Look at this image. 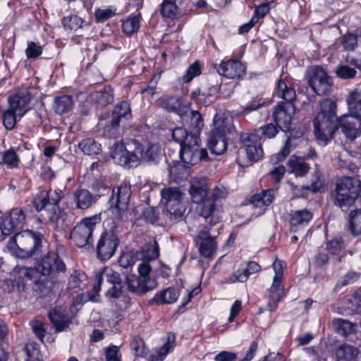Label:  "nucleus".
I'll return each instance as SVG.
<instances>
[{"label":"nucleus","instance_id":"nucleus-27","mask_svg":"<svg viewBox=\"0 0 361 361\" xmlns=\"http://www.w3.org/2000/svg\"><path fill=\"white\" fill-rule=\"evenodd\" d=\"M73 197L76 203V207L80 209L90 208L98 200V195H92L89 190L85 189L75 191Z\"/></svg>","mask_w":361,"mask_h":361},{"label":"nucleus","instance_id":"nucleus-41","mask_svg":"<svg viewBox=\"0 0 361 361\" xmlns=\"http://www.w3.org/2000/svg\"><path fill=\"white\" fill-rule=\"evenodd\" d=\"M179 297V291L174 288H168L156 294L152 300L159 304H171L175 302Z\"/></svg>","mask_w":361,"mask_h":361},{"label":"nucleus","instance_id":"nucleus-11","mask_svg":"<svg viewBox=\"0 0 361 361\" xmlns=\"http://www.w3.org/2000/svg\"><path fill=\"white\" fill-rule=\"evenodd\" d=\"M283 267L284 262L281 260H276L273 263V269L275 275L271 288L269 290V301L267 307L269 311L273 312L278 307V302L284 297V288L281 284L283 278Z\"/></svg>","mask_w":361,"mask_h":361},{"label":"nucleus","instance_id":"nucleus-38","mask_svg":"<svg viewBox=\"0 0 361 361\" xmlns=\"http://www.w3.org/2000/svg\"><path fill=\"white\" fill-rule=\"evenodd\" d=\"M49 318L58 332L62 331L68 327L70 323L68 318L56 308L50 310Z\"/></svg>","mask_w":361,"mask_h":361},{"label":"nucleus","instance_id":"nucleus-31","mask_svg":"<svg viewBox=\"0 0 361 361\" xmlns=\"http://www.w3.org/2000/svg\"><path fill=\"white\" fill-rule=\"evenodd\" d=\"M87 276L80 270L74 271L70 276L67 289L71 293H78L86 286Z\"/></svg>","mask_w":361,"mask_h":361},{"label":"nucleus","instance_id":"nucleus-39","mask_svg":"<svg viewBox=\"0 0 361 361\" xmlns=\"http://www.w3.org/2000/svg\"><path fill=\"white\" fill-rule=\"evenodd\" d=\"M186 0H163L160 12L166 18H173L178 13V6H183Z\"/></svg>","mask_w":361,"mask_h":361},{"label":"nucleus","instance_id":"nucleus-62","mask_svg":"<svg viewBox=\"0 0 361 361\" xmlns=\"http://www.w3.org/2000/svg\"><path fill=\"white\" fill-rule=\"evenodd\" d=\"M42 52V47L34 42H29L25 50L27 59H37Z\"/></svg>","mask_w":361,"mask_h":361},{"label":"nucleus","instance_id":"nucleus-53","mask_svg":"<svg viewBox=\"0 0 361 361\" xmlns=\"http://www.w3.org/2000/svg\"><path fill=\"white\" fill-rule=\"evenodd\" d=\"M122 27L125 33L131 35L139 29L140 19L137 16L130 17L123 22Z\"/></svg>","mask_w":361,"mask_h":361},{"label":"nucleus","instance_id":"nucleus-48","mask_svg":"<svg viewBox=\"0 0 361 361\" xmlns=\"http://www.w3.org/2000/svg\"><path fill=\"white\" fill-rule=\"evenodd\" d=\"M350 229L353 235H361V209L350 212Z\"/></svg>","mask_w":361,"mask_h":361},{"label":"nucleus","instance_id":"nucleus-47","mask_svg":"<svg viewBox=\"0 0 361 361\" xmlns=\"http://www.w3.org/2000/svg\"><path fill=\"white\" fill-rule=\"evenodd\" d=\"M22 117L17 115L16 112L8 108L4 111L2 115L3 125L7 130H12Z\"/></svg>","mask_w":361,"mask_h":361},{"label":"nucleus","instance_id":"nucleus-36","mask_svg":"<svg viewBox=\"0 0 361 361\" xmlns=\"http://www.w3.org/2000/svg\"><path fill=\"white\" fill-rule=\"evenodd\" d=\"M56 282L53 279H38L34 285V290L39 297L50 295L54 290Z\"/></svg>","mask_w":361,"mask_h":361},{"label":"nucleus","instance_id":"nucleus-7","mask_svg":"<svg viewBox=\"0 0 361 361\" xmlns=\"http://www.w3.org/2000/svg\"><path fill=\"white\" fill-rule=\"evenodd\" d=\"M162 214L170 223L179 220L185 212L183 193L175 187L164 188L161 190Z\"/></svg>","mask_w":361,"mask_h":361},{"label":"nucleus","instance_id":"nucleus-30","mask_svg":"<svg viewBox=\"0 0 361 361\" xmlns=\"http://www.w3.org/2000/svg\"><path fill=\"white\" fill-rule=\"evenodd\" d=\"M176 335L169 332L164 344L157 352L156 355H150V361H163L167 354L175 347Z\"/></svg>","mask_w":361,"mask_h":361},{"label":"nucleus","instance_id":"nucleus-13","mask_svg":"<svg viewBox=\"0 0 361 361\" xmlns=\"http://www.w3.org/2000/svg\"><path fill=\"white\" fill-rule=\"evenodd\" d=\"M131 197V186L123 183L111 191L109 200V209L112 213L118 214L119 218L128 210Z\"/></svg>","mask_w":361,"mask_h":361},{"label":"nucleus","instance_id":"nucleus-60","mask_svg":"<svg viewBox=\"0 0 361 361\" xmlns=\"http://www.w3.org/2000/svg\"><path fill=\"white\" fill-rule=\"evenodd\" d=\"M191 127L198 131L203 126V120L201 114L197 111H190L188 116Z\"/></svg>","mask_w":361,"mask_h":361},{"label":"nucleus","instance_id":"nucleus-32","mask_svg":"<svg viewBox=\"0 0 361 361\" xmlns=\"http://www.w3.org/2000/svg\"><path fill=\"white\" fill-rule=\"evenodd\" d=\"M276 191L274 189L262 190L261 192L253 195L250 203L255 207H262L269 205L274 200Z\"/></svg>","mask_w":361,"mask_h":361},{"label":"nucleus","instance_id":"nucleus-25","mask_svg":"<svg viewBox=\"0 0 361 361\" xmlns=\"http://www.w3.org/2000/svg\"><path fill=\"white\" fill-rule=\"evenodd\" d=\"M111 285L121 281L120 274L107 267L95 273L94 283L93 284V290L97 295L101 290V284L104 279Z\"/></svg>","mask_w":361,"mask_h":361},{"label":"nucleus","instance_id":"nucleus-18","mask_svg":"<svg viewBox=\"0 0 361 361\" xmlns=\"http://www.w3.org/2000/svg\"><path fill=\"white\" fill-rule=\"evenodd\" d=\"M200 255L205 258H212L217 250V243L214 237L210 235L209 229L204 226L195 239Z\"/></svg>","mask_w":361,"mask_h":361},{"label":"nucleus","instance_id":"nucleus-34","mask_svg":"<svg viewBox=\"0 0 361 361\" xmlns=\"http://www.w3.org/2000/svg\"><path fill=\"white\" fill-rule=\"evenodd\" d=\"M358 353L357 348L346 343L341 345L336 351L337 361H356Z\"/></svg>","mask_w":361,"mask_h":361},{"label":"nucleus","instance_id":"nucleus-8","mask_svg":"<svg viewBox=\"0 0 361 361\" xmlns=\"http://www.w3.org/2000/svg\"><path fill=\"white\" fill-rule=\"evenodd\" d=\"M131 118L130 104L126 101L117 104L113 109L111 120L104 127V135L109 138L118 137L123 129L129 126Z\"/></svg>","mask_w":361,"mask_h":361},{"label":"nucleus","instance_id":"nucleus-17","mask_svg":"<svg viewBox=\"0 0 361 361\" xmlns=\"http://www.w3.org/2000/svg\"><path fill=\"white\" fill-rule=\"evenodd\" d=\"M118 238L113 231L102 233L97 245V257L102 261L110 259L118 245Z\"/></svg>","mask_w":361,"mask_h":361},{"label":"nucleus","instance_id":"nucleus-44","mask_svg":"<svg viewBox=\"0 0 361 361\" xmlns=\"http://www.w3.org/2000/svg\"><path fill=\"white\" fill-rule=\"evenodd\" d=\"M91 188L98 192V194L96 195H98V199L101 196L105 195L106 193L109 192L111 190L109 183L107 181L106 178L103 176L94 178L91 183Z\"/></svg>","mask_w":361,"mask_h":361},{"label":"nucleus","instance_id":"nucleus-50","mask_svg":"<svg viewBox=\"0 0 361 361\" xmlns=\"http://www.w3.org/2000/svg\"><path fill=\"white\" fill-rule=\"evenodd\" d=\"M279 129V127L276 124L267 123L263 126H261L259 128L258 132L261 133L260 137H262V140L271 139L276 135Z\"/></svg>","mask_w":361,"mask_h":361},{"label":"nucleus","instance_id":"nucleus-22","mask_svg":"<svg viewBox=\"0 0 361 361\" xmlns=\"http://www.w3.org/2000/svg\"><path fill=\"white\" fill-rule=\"evenodd\" d=\"M31 95L27 90L18 91L8 97V109L23 116L30 109Z\"/></svg>","mask_w":361,"mask_h":361},{"label":"nucleus","instance_id":"nucleus-26","mask_svg":"<svg viewBox=\"0 0 361 361\" xmlns=\"http://www.w3.org/2000/svg\"><path fill=\"white\" fill-rule=\"evenodd\" d=\"M208 186L204 179H194L190 182L189 193L194 203L200 204L207 198Z\"/></svg>","mask_w":361,"mask_h":361},{"label":"nucleus","instance_id":"nucleus-12","mask_svg":"<svg viewBox=\"0 0 361 361\" xmlns=\"http://www.w3.org/2000/svg\"><path fill=\"white\" fill-rule=\"evenodd\" d=\"M306 77L308 85L318 95L327 94L333 84L331 77L320 66L310 68Z\"/></svg>","mask_w":361,"mask_h":361},{"label":"nucleus","instance_id":"nucleus-6","mask_svg":"<svg viewBox=\"0 0 361 361\" xmlns=\"http://www.w3.org/2000/svg\"><path fill=\"white\" fill-rule=\"evenodd\" d=\"M361 188L360 180L353 177H343L337 180L332 193L334 204L343 211H347L357 199Z\"/></svg>","mask_w":361,"mask_h":361},{"label":"nucleus","instance_id":"nucleus-51","mask_svg":"<svg viewBox=\"0 0 361 361\" xmlns=\"http://www.w3.org/2000/svg\"><path fill=\"white\" fill-rule=\"evenodd\" d=\"M26 361H43L42 356L39 353L37 345L35 343H30L25 345Z\"/></svg>","mask_w":361,"mask_h":361},{"label":"nucleus","instance_id":"nucleus-2","mask_svg":"<svg viewBox=\"0 0 361 361\" xmlns=\"http://www.w3.org/2000/svg\"><path fill=\"white\" fill-rule=\"evenodd\" d=\"M161 156V147L158 144L142 146L136 140H130L126 144L116 142L111 154L114 162L126 168L137 166L141 161L157 163Z\"/></svg>","mask_w":361,"mask_h":361},{"label":"nucleus","instance_id":"nucleus-49","mask_svg":"<svg viewBox=\"0 0 361 361\" xmlns=\"http://www.w3.org/2000/svg\"><path fill=\"white\" fill-rule=\"evenodd\" d=\"M130 348L136 356L144 357L148 352L144 341L139 336L133 337L130 343Z\"/></svg>","mask_w":361,"mask_h":361},{"label":"nucleus","instance_id":"nucleus-56","mask_svg":"<svg viewBox=\"0 0 361 361\" xmlns=\"http://www.w3.org/2000/svg\"><path fill=\"white\" fill-rule=\"evenodd\" d=\"M336 73L341 79L348 80L355 77L357 71L346 65H341L337 67Z\"/></svg>","mask_w":361,"mask_h":361},{"label":"nucleus","instance_id":"nucleus-20","mask_svg":"<svg viewBox=\"0 0 361 361\" xmlns=\"http://www.w3.org/2000/svg\"><path fill=\"white\" fill-rule=\"evenodd\" d=\"M196 210L210 225H215L221 221V207L210 197L198 204Z\"/></svg>","mask_w":361,"mask_h":361},{"label":"nucleus","instance_id":"nucleus-3","mask_svg":"<svg viewBox=\"0 0 361 361\" xmlns=\"http://www.w3.org/2000/svg\"><path fill=\"white\" fill-rule=\"evenodd\" d=\"M318 110L313 121L314 134L317 140L326 144L338 129L336 103L331 99H324L320 101Z\"/></svg>","mask_w":361,"mask_h":361},{"label":"nucleus","instance_id":"nucleus-46","mask_svg":"<svg viewBox=\"0 0 361 361\" xmlns=\"http://www.w3.org/2000/svg\"><path fill=\"white\" fill-rule=\"evenodd\" d=\"M63 214L58 205H53L44 210L45 220L56 225L63 219Z\"/></svg>","mask_w":361,"mask_h":361},{"label":"nucleus","instance_id":"nucleus-52","mask_svg":"<svg viewBox=\"0 0 361 361\" xmlns=\"http://www.w3.org/2000/svg\"><path fill=\"white\" fill-rule=\"evenodd\" d=\"M159 256V247L156 240H154L152 244L147 245V247L142 250V257L145 261L149 262L156 259Z\"/></svg>","mask_w":361,"mask_h":361},{"label":"nucleus","instance_id":"nucleus-45","mask_svg":"<svg viewBox=\"0 0 361 361\" xmlns=\"http://www.w3.org/2000/svg\"><path fill=\"white\" fill-rule=\"evenodd\" d=\"M2 164H5L10 169L16 168L20 163V159L13 148L5 150L2 153Z\"/></svg>","mask_w":361,"mask_h":361},{"label":"nucleus","instance_id":"nucleus-21","mask_svg":"<svg viewBox=\"0 0 361 361\" xmlns=\"http://www.w3.org/2000/svg\"><path fill=\"white\" fill-rule=\"evenodd\" d=\"M240 140L243 144L247 158L250 161H257L262 157V137L255 133L242 135Z\"/></svg>","mask_w":361,"mask_h":361},{"label":"nucleus","instance_id":"nucleus-61","mask_svg":"<svg viewBox=\"0 0 361 361\" xmlns=\"http://www.w3.org/2000/svg\"><path fill=\"white\" fill-rule=\"evenodd\" d=\"M95 18L98 22H104L116 15V9L113 8H98L94 13Z\"/></svg>","mask_w":361,"mask_h":361},{"label":"nucleus","instance_id":"nucleus-10","mask_svg":"<svg viewBox=\"0 0 361 361\" xmlns=\"http://www.w3.org/2000/svg\"><path fill=\"white\" fill-rule=\"evenodd\" d=\"M100 221L99 216H92L83 219L73 228L71 238L76 246L83 247L92 242V232Z\"/></svg>","mask_w":361,"mask_h":361},{"label":"nucleus","instance_id":"nucleus-23","mask_svg":"<svg viewBox=\"0 0 361 361\" xmlns=\"http://www.w3.org/2000/svg\"><path fill=\"white\" fill-rule=\"evenodd\" d=\"M216 69L219 75L231 79L240 78L245 71L240 61L233 59L222 61Z\"/></svg>","mask_w":361,"mask_h":361},{"label":"nucleus","instance_id":"nucleus-58","mask_svg":"<svg viewBox=\"0 0 361 361\" xmlns=\"http://www.w3.org/2000/svg\"><path fill=\"white\" fill-rule=\"evenodd\" d=\"M343 247V241L341 237H335L326 243V250L332 255H338Z\"/></svg>","mask_w":361,"mask_h":361},{"label":"nucleus","instance_id":"nucleus-16","mask_svg":"<svg viewBox=\"0 0 361 361\" xmlns=\"http://www.w3.org/2000/svg\"><path fill=\"white\" fill-rule=\"evenodd\" d=\"M338 128H341L343 134L350 140H355L361 135V115L348 114L337 118Z\"/></svg>","mask_w":361,"mask_h":361},{"label":"nucleus","instance_id":"nucleus-33","mask_svg":"<svg viewBox=\"0 0 361 361\" xmlns=\"http://www.w3.org/2000/svg\"><path fill=\"white\" fill-rule=\"evenodd\" d=\"M91 99L101 107L106 106L114 101L113 90L110 87L92 92L90 94Z\"/></svg>","mask_w":361,"mask_h":361},{"label":"nucleus","instance_id":"nucleus-40","mask_svg":"<svg viewBox=\"0 0 361 361\" xmlns=\"http://www.w3.org/2000/svg\"><path fill=\"white\" fill-rule=\"evenodd\" d=\"M73 106V97L63 94L54 99V109L57 114H63L71 110Z\"/></svg>","mask_w":361,"mask_h":361},{"label":"nucleus","instance_id":"nucleus-63","mask_svg":"<svg viewBox=\"0 0 361 361\" xmlns=\"http://www.w3.org/2000/svg\"><path fill=\"white\" fill-rule=\"evenodd\" d=\"M341 43L345 49L353 51L355 49L357 43V36L353 34H345L343 36Z\"/></svg>","mask_w":361,"mask_h":361},{"label":"nucleus","instance_id":"nucleus-29","mask_svg":"<svg viewBox=\"0 0 361 361\" xmlns=\"http://www.w3.org/2000/svg\"><path fill=\"white\" fill-rule=\"evenodd\" d=\"M309 164L303 157L292 155L288 161V171L296 176H304L309 171Z\"/></svg>","mask_w":361,"mask_h":361},{"label":"nucleus","instance_id":"nucleus-42","mask_svg":"<svg viewBox=\"0 0 361 361\" xmlns=\"http://www.w3.org/2000/svg\"><path fill=\"white\" fill-rule=\"evenodd\" d=\"M335 331L344 336L354 334L356 332L357 325L348 320L337 318L332 322Z\"/></svg>","mask_w":361,"mask_h":361},{"label":"nucleus","instance_id":"nucleus-1","mask_svg":"<svg viewBox=\"0 0 361 361\" xmlns=\"http://www.w3.org/2000/svg\"><path fill=\"white\" fill-rule=\"evenodd\" d=\"M171 135L173 140L180 145V157L183 162H175L169 166L170 178L178 183L187 178L190 165L196 164L200 161H207L209 158L207 149L200 147V139L195 134L188 133L183 128H176Z\"/></svg>","mask_w":361,"mask_h":361},{"label":"nucleus","instance_id":"nucleus-59","mask_svg":"<svg viewBox=\"0 0 361 361\" xmlns=\"http://www.w3.org/2000/svg\"><path fill=\"white\" fill-rule=\"evenodd\" d=\"M200 74V66L197 61L191 64L188 68L185 74L183 76L184 82H190L195 77Z\"/></svg>","mask_w":361,"mask_h":361},{"label":"nucleus","instance_id":"nucleus-15","mask_svg":"<svg viewBox=\"0 0 361 361\" xmlns=\"http://www.w3.org/2000/svg\"><path fill=\"white\" fill-rule=\"evenodd\" d=\"M37 270L43 276L54 279L59 273L65 271L66 265L57 253L48 252L37 263Z\"/></svg>","mask_w":361,"mask_h":361},{"label":"nucleus","instance_id":"nucleus-64","mask_svg":"<svg viewBox=\"0 0 361 361\" xmlns=\"http://www.w3.org/2000/svg\"><path fill=\"white\" fill-rule=\"evenodd\" d=\"M348 308L352 312H356L361 309V290L357 291L348 299Z\"/></svg>","mask_w":361,"mask_h":361},{"label":"nucleus","instance_id":"nucleus-28","mask_svg":"<svg viewBox=\"0 0 361 361\" xmlns=\"http://www.w3.org/2000/svg\"><path fill=\"white\" fill-rule=\"evenodd\" d=\"M260 270V266L255 262H250L247 263V267L244 269H238L233 273L232 277L226 279L228 283L245 282L249 276L258 272Z\"/></svg>","mask_w":361,"mask_h":361},{"label":"nucleus","instance_id":"nucleus-4","mask_svg":"<svg viewBox=\"0 0 361 361\" xmlns=\"http://www.w3.org/2000/svg\"><path fill=\"white\" fill-rule=\"evenodd\" d=\"M277 94L286 102H280L274 107L273 118L281 130H288L295 114V107L293 102L296 97V93L294 89L288 87L284 80L280 79L277 83Z\"/></svg>","mask_w":361,"mask_h":361},{"label":"nucleus","instance_id":"nucleus-24","mask_svg":"<svg viewBox=\"0 0 361 361\" xmlns=\"http://www.w3.org/2000/svg\"><path fill=\"white\" fill-rule=\"evenodd\" d=\"M220 87L219 84H215L208 88L198 89L192 93V98L197 104L208 106L217 99Z\"/></svg>","mask_w":361,"mask_h":361},{"label":"nucleus","instance_id":"nucleus-55","mask_svg":"<svg viewBox=\"0 0 361 361\" xmlns=\"http://www.w3.org/2000/svg\"><path fill=\"white\" fill-rule=\"evenodd\" d=\"M14 272L18 274L20 278H26L29 280L32 279L39 273L37 270V265L34 268L16 266L14 269Z\"/></svg>","mask_w":361,"mask_h":361},{"label":"nucleus","instance_id":"nucleus-54","mask_svg":"<svg viewBox=\"0 0 361 361\" xmlns=\"http://www.w3.org/2000/svg\"><path fill=\"white\" fill-rule=\"evenodd\" d=\"M324 174L319 169L316 168L312 176V180L310 188L312 191L317 192L319 190L324 186Z\"/></svg>","mask_w":361,"mask_h":361},{"label":"nucleus","instance_id":"nucleus-35","mask_svg":"<svg viewBox=\"0 0 361 361\" xmlns=\"http://www.w3.org/2000/svg\"><path fill=\"white\" fill-rule=\"evenodd\" d=\"M312 218V214L307 210H297L293 212L290 218V224L292 228L296 231L298 226H306Z\"/></svg>","mask_w":361,"mask_h":361},{"label":"nucleus","instance_id":"nucleus-37","mask_svg":"<svg viewBox=\"0 0 361 361\" xmlns=\"http://www.w3.org/2000/svg\"><path fill=\"white\" fill-rule=\"evenodd\" d=\"M349 112L361 115V87L351 91L346 97Z\"/></svg>","mask_w":361,"mask_h":361},{"label":"nucleus","instance_id":"nucleus-14","mask_svg":"<svg viewBox=\"0 0 361 361\" xmlns=\"http://www.w3.org/2000/svg\"><path fill=\"white\" fill-rule=\"evenodd\" d=\"M231 127L226 122H215L214 128L211 131L208 138V147L212 153L221 154L227 149L226 133Z\"/></svg>","mask_w":361,"mask_h":361},{"label":"nucleus","instance_id":"nucleus-57","mask_svg":"<svg viewBox=\"0 0 361 361\" xmlns=\"http://www.w3.org/2000/svg\"><path fill=\"white\" fill-rule=\"evenodd\" d=\"M82 23V19L75 15L68 16L63 19V24L64 27H68L71 30H77L80 28Z\"/></svg>","mask_w":361,"mask_h":361},{"label":"nucleus","instance_id":"nucleus-9","mask_svg":"<svg viewBox=\"0 0 361 361\" xmlns=\"http://www.w3.org/2000/svg\"><path fill=\"white\" fill-rule=\"evenodd\" d=\"M137 271L138 276L134 274L126 276V283L129 291L142 295L156 288L157 282L149 275L152 267L148 261L144 260L139 264Z\"/></svg>","mask_w":361,"mask_h":361},{"label":"nucleus","instance_id":"nucleus-19","mask_svg":"<svg viewBox=\"0 0 361 361\" xmlns=\"http://www.w3.org/2000/svg\"><path fill=\"white\" fill-rule=\"evenodd\" d=\"M25 223V214L22 209H13L8 216H5L0 226L4 236L11 235L16 230L21 229Z\"/></svg>","mask_w":361,"mask_h":361},{"label":"nucleus","instance_id":"nucleus-5","mask_svg":"<svg viewBox=\"0 0 361 361\" xmlns=\"http://www.w3.org/2000/svg\"><path fill=\"white\" fill-rule=\"evenodd\" d=\"M43 238L44 235L39 232L25 230L10 238L7 248L18 258H28L37 252Z\"/></svg>","mask_w":361,"mask_h":361},{"label":"nucleus","instance_id":"nucleus-43","mask_svg":"<svg viewBox=\"0 0 361 361\" xmlns=\"http://www.w3.org/2000/svg\"><path fill=\"white\" fill-rule=\"evenodd\" d=\"M82 152L87 155L98 154L101 151V145L92 138H85L78 145Z\"/></svg>","mask_w":361,"mask_h":361}]
</instances>
